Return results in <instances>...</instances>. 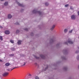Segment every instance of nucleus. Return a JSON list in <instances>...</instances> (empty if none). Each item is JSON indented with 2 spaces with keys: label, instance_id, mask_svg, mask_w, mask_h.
Wrapping results in <instances>:
<instances>
[{
  "label": "nucleus",
  "instance_id": "nucleus-26",
  "mask_svg": "<svg viewBox=\"0 0 79 79\" xmlns=\"http://www.w3.org/2000/svg\"><path fill=\"white\" fill-rule=\"evenodd\" d=\"M72 32H73V30H71L70 31H69V33H72Z\"/></svg>",
  "mask_w": 79,
  "mask_h": 79
},
{
  "label": "nucleus",
  "instance_id": "nucleus-24",
  "mask_svg": "<svg viewBox=\"0 0 79 79\" xmlns=\"http://www.w3.org/2000/svg\"><path fill=\"white\" fill-rule=\"evenodd\" d=\"M15 24L18 25H19V23H18V22H17L15 23Z\"/></svg>",
  "mask_w": 79,
  "mask_h": 79
},
{
  "label": "nucleus",
  "instance_id": "nucleus-17",
  "mask_svg": "<svg viewBox=\"0 0 79 79\" xmlns=\"http://www.w3.org/2000/svg\"><path fill=\"white\" fill-rule=\"evenodd\" d=\"M28 76H29V77H32V74L30 73H29L28 74Z\"/></svg>",
  "mask_w": 79,
  "mask_h": 79
},
{
  "label": "nucleus",
  "instance_id": "nucleus-28",
  "mask_svg": "<svg viewBox=\"0 0 79 79\" xmlns=\"http://www.w3.org/2000/svg\"><path fill=\"white\" fill-rule=\"evenodd\" d=\"M65 44H66V45H68V43L67 42H65L64 43Z\"/></svg>",
  "mask_w": 79,
  "mask_h": 79
},
{
  "label": "nucleus",
  "instance_id": "nucleus-15",
  "mask_svg": "<svg viewBox=\"0 0 79 79\" xmlns=\"http://www.w3.org/2000/svg\"><path fill=\"white\" fill-rule=\"evenodd\" d=\"M67 31H68V30H67V29H65L64 30V32L65 33H66V32Z\"/></svg>",
  "mask_w": 79,
  "mask_h": 79
},
{
  "label": "nucleus",
  "instance_id": "nucleus-11",
  "mask_svg": "<svg viewBox=\"0 0 79 79\" xmlns=\"http://www.w3.org/2000/svg\"><path fill=\"white\" fill-rule=\"evenodd\" d=\"M26 62H23V64L21 66H25V65H26Z\"/></svg>",
  "mask_w": 79,
  "mask_h": 79
},
{
  "label": "nucleus",
  "instance_id": "nucleus-13",
  "mask_svg": "<svg viewBox=\"0 0 79 79\" xmlns=\"http://www.w3.org/2000/svg\"><path fill=\"white\" fill-rule=\"evenodd\" d=\"M8 2H6L4 3V5H5V6H6V5H8Z\"/></svg>",
  "mask_w": 79,
  "mask_h": 79
},
{
  "label": "nucleus",
  "instance_id": "nucleus-8",
  "mask_svg": "<svg viewBox=\"0 0 79 79\" xmlns=\"http://www.w3.org/2000/svg\"><path fill=\"white\" fill-rule=\"evenodd\" d=\"M40 56L43 59H44V58H45V56L44 55L41 54L40 55Z\"/></svg>",
  "mask_w": 79,
  "mask_h": 79
},
{
  "label": "nucleus",
  "instance_id": "nucleus-27",
  "mask_svg": "<svg viewBox=\"0 0 79 79\" xmlns=\"http://www.w3.org/2000/svg\"><path fill=\"white\" fill-rule=\"evenodd\" d=\"M15 68H17L16 67H15L14 68H13V69H11V71H12V70H13V69H15Z\"/></svg>",
  "mask_w": 79,
  "mask_h": 79
},
{
  "label": "nucleus",
  "instance_id": "nucleus-31",
  "mask_svg": "<svg viewBox=\"0 0 79 79\" xmlns=\"http://www.w3.org/2000/svg\"><path fill=\"white\" fill-rule=\"evenodd\" d=\"M48 66L46 67V68H45V69H48Z\"/></svg>",
  "mask_w": 79,
  "mask_h": 79
},
{
  "label": "nucleus",
  "instance_id": "nucleus-33",
  "mask_svg": "<svg viewBox=\"0 0 79 79\" xmlns=\"http://www.w3.org/2000/svg\"><path fill=\"white\" fill-rule=\"evenodd\" d=\"M78 52H76V53H78Z\"/></svg>",
  "mask_w": 79,
  "mask_h": 79
},
{
  "label": "nucleus",
  "instance_id": "nucleus-16",
  "mask_svg": "<svg viewBox=\"0 0 79 79\" xmlns=\"http://www.w3.org/2000/svg\"><path fill=\"white\" fill-rule=\"evenodd\" d=\"M10 41L12 44H14V41L12 40H10Z\"/></svg>",
  "mask_w": 79,
  "mask_h": 79
},
{
  "label": "nucleus",
  "instance_id": "nucleus-3",
  "mask_svg": "<svg viewBox=\"0 0 79 79\" xmlns=\"http://www.w3.org/2000/svg\"><path fill=\"white\" fill-rule=\"evenodd\" d=\"M71 18L72 19L74 20L76 19V17L74 15H72L71 16Z\"/></svg>",
  "mask_w": 79,
  "mask_h": 79
},
{
  "label": "nucleus",
  "instance_id": "nucleus-38",
  "mask_svg": "<svg viewBox=\"0 0 79 79\" xmlns=\"http://www.w3.org/2000/svg\"><path fill=\"white\" fill-rule=\"evenodd\" d=\"M57 46H58V44H57Z\"/></svg>",
  "mask_w": 79,
  "mask_h": 79
},
{
  "label": "nucleus",
  "instance_id": "nucleus-2",
  "mask_svg": "<svg viewBox=\"0 0 79 79\" xmlns=\"http://www.w3.org/2000/svg\"><path fill=\"white\" fill-rule=\"evenodd\" d=\"M9 74L8 73L5 72L2 74V76L3 77H6V76H7Z\"/></svg>",
  "mask_w": 79,
  "mask_h": 79
},
{
  "label": "nucleus",
  "instance_id": "nucleus-20",
  "mask_svg": "<svg viewBox=\"0 0 79 79\" xmlns=\"http://www.w3.org/2000/svg\"><path fill=\"white\" fill-rule=\"evenodd\" d=\"M45 5L46 6H48V2H46L45 3Z\"/></svg>",
  "mask_w": 79,
  "mask_h": 79
},
{
  "label": "nucleus",
  "instance_id": "nucleus-5",
  "mask_svg": "<svg viewBox=\"0 0 79 79\" xmlns=\"http://www.w3.org/2000/svg\"><path fill=\"white\" fill-rule=\"evenodd\" d=\"M5 33L6 34H10V31L8 30L6 31H5Z\"/></svg>",
  "mask_w": 79,
  "mask_h": 79
},
{
  "label": "nucleus",
  "instance_id": "nucleus-22",
  "mask_svg": "<svg viewBox=\"0 0 79 79\" xmlns=\"http://www.w3.org/2000/svg\"><path fill=\"white\" fill-rule=\"evenodd\" d=\"M25 31H28V29L27 28H25L24 29Z\"/></svg>",
  "mask_w": 79,
  "mask_h": 79
},
{
  "label": "nucleus",
  "instance_id": "nucleus-6",
  "mask_svg": "<svg viewBox=\"0 0 79 79\" xmlns=\"http://www.w3.org/2000/svg\"><path fill=\"white\" fill-rule=\"evenodd\" d=\"M10 65H11V64L9 63H7L5 64V65L6 66H9Z\"/></svg>",
  "mask_w": 79,
  "mask_h": 79
},
{
  "label": "nucleus",
  "instance_id": "nucleus-4",
  "mask_svg": "<svg viewBox=\"0 0 79 79\" xmlns=\"http://www.w3.org/2000/svg\"><path fill=\"white\" fill-rule=\"evenodd\" d=\"M17 3L18 5L20 6H22V7H23V6H24V5H23L20 4L19 2H17Z\"/></svg>",
  "mask_w": 79,
  "mask_h": 79
},
{
  "label": "nucleus",
  "instance_id": "nucleus-14",
  "mask_svg": "<svg viewBox=\"0 0 79 79\" xmlns=\"http://www.w3.org/2000/svg\"><path fill=\"white\" fill-rule=\"evenodd\" d=\"M0 40H1L2 41L3 40V37L2 36H0Z\"/></svg>",
  "mask_w": 79,
  "mask_h": 79
},
{
  "label": "nucleus",
  "instance_id": "nucleus-1",
  "mask_svg": "<svg viewBox=\"0 0 79 79\" xmlns=\"http://www.w3.org/2000/svg\"><path fill=\"white\" fill-rule=\"evenodd\" d=\"M33 13H39L40 15H41V13H42L41 12H40V11H37L36 10H33Z\"/></svg>",
  "mask_w": 79,
  "mask_h": 79
},
{
  "label": "nucleus",
  "instance_id": "nucleus-12",
  "mask_svg": "<svg viewBox=\"0 0 79 79\" xmlns=\"http://www.w3.org/2000/svg\"><path fill=\"white\" fill-rule=\"evenodd\" d=\"M55 27V25H53L52 28H51V30H53L54 28Z\"/></svg>",
  "mask_w": 79,
  "mask_h": 79
},
{
  "label": "nucleus",
  "instance_id": "nucleus-21",
  "mask_svg": "<svg viewBox=\"0 0 79 79\" xmlns=\"http://www.w3.org/2000/svg\"><path fill=\"white\" fill-rule=\"evenodd\" d=\"M10 56H14V54H11L10 55Z\"/></svg>",
  "mask_w": 79,
  "mask_h": 79
},
{
  "label": "nucleus",
  "instance_id": "nucleus-32",
  "mask_svg": "<svg viewBox=\"0 0 79 79\" xmlns=\"http://www.w3.org/2000/svg\"><path fill=\"white\" fill-rule=\"evenodd\" d=\"M78 15H79V11L78 12Z\"/></svg>",
  "mask_w": 79,
  "mask_h": 79
},
{
  "label": "nucleus",
  "instance_id": "nucleus-36",
  "mask_svg": "<svg viewBox=\"0 0 79 79\" xmlns=\"http://www.w3.org/2000/svg\"><path fill=\"white\" fill-rule=\"evenodd\" d=\"M1 0V1H3L4 0Z\"/></svg>",
  "mask_w": 79,
  "mask_h": 79
},
{
  "label": "nucleus",
  "instance_id": "nucleus-18",
  "mask_svg": "<svg viewBox=\"0 0 79 79\" xmlns=\"http://www.w3.org/2000/svg\"><path fill=\"white\" fill-rule=\"evenodd\" d=\"M19 32V30H17L16 31V33L18 34Z\"/></svg>",
  "mask_w": 79,
  "mask_h": 79
},
{
  "label": "nucleus",
  "instance_id": "nucleus-9",
  "mask_svg": "<svg viewBox=\"0 0 79 79\" xmlns=\"http://www.w3.org/2000/svg\"><path fill=\"white\" fill-rule=\"evenodd\" d=\"M22 42V41L19 40L18 42V45H21Z\"/></svg>",
  "mask_w": 79,
  "mask_h": 79
},
{
  "label": "nucleus",
  "instance_id": "nucleus-19",
  "mask_svg": "<svg viewBox=\"0 0 79 79\" xmlns=\"http://www.w3.org/2000/svg\"><path fill=\"white\" fill-rule=\"evenodd\" d=\"M35 79H39V77H38L37 76H36L35 77Z\"/></svg>",
  "mask_w": 79,
  "mask_h": 79
},
{
  "label": "nucleus",
  "instance_id": "nucleus-35",
  "mask_svg": "<svg viewBox=\"0 0 79 79\" xmlns=\"http://www.w3.org/2000/svg\"><path fill=\"white\" fill-rule=\"evenodd\" d=\"M7 71H10V69H7Z\"/></svg>",
  "mask_w": 79,
  "mask_h": 79
},
{
  "label": "nucleus",
  "instance_id": "nucleus-29",
  "mask_svg": "<svg viewBox=\"0 0 79 79\" xmlns=\"http://www.w3.org/2000/svg\"><path fill=\"white\" fill-rule=\"evenodd\" d=\"M70 9H71V10H73V8L72 7H70Z\"/></svg>",
  "mask_w": 79,
  "mask_h": 79
},
{
  "label": "nucleus",
  "instance_id": "nucleus-23",
  "mask_svg": "<svg viewBox=\"0 0 79 79\" xmlns=\"http://www.w3.org/2000/svg\"><path fill=\"white\" fill-rule=\"evenodd\" d=\"M77 60H79V56H78L77 57Z\"/></svg>",
  "mask_w": 79,
  "mask_h": 79
},
{
  "label": "nucleus",
  "instance_id": "nucleus-25",
  "mask_svg": "<svg viewBox=\"0 0 79 79\" xmlns=\"http://www.w3.org/2000/svg\"><path fill=\"white\" fill-rule=\"evenodd\" d=\"M69 6V5L68 4H66L65 5V7H67V6Z\"/></svg>",
  "mask_w": 79,
  "mask_h": 79
},
{
  "label": "nucleus",
  "instance_id": "nucleus-30",
  "mask_svg": "<svg viewBox=\"0 0 79 79\" xmlns=\"http://www.w3.org/2000/svg\"><path fill=\"white\" fill-rule=\"evenodd\" d=\"M3 61L1 60H0V62H2Z\"/></svg>",
  "mask_w": 79,
  "mask_h": 79
},
{
  "label": "nucleus",
  "instance_id": "nucleus-7",
  "mask_svg": "<svg viewBox=\"0 0 79 79\" xmlns=\"http://www.w3.org/2000/svg\"><path fill=\"white\" fill-rule=\"evenodd\" d=\"M68 43H69V44H73V42L71 41V40H69L68 41Z\"/></svg>",
  "mask_w": 79,
  "mask_h": 79
},
{
  "label": "nucleus",
  "instance_id": "nucleus-10",
  "mask_svg": "<svg viewBox=\"0 0 79 79\" xmlns=\"http://www.w3.org/2000/svg\"><path fill=\"white\" fill-rule=\"evenodd\" d=\"M8 18H9V19H11V18H12V16H11L10 14H9L8 15Z\"/></svg>",
  "mask_w": 79,
  "mask_h": 79
},
{
  "label": "nucleus",
  "instance_id": "nucleus-34",
  "mask_svg": "<svg viewBox=\"0 0 79 79\" xmlns=\"http://www.w3.org/2000/svg\"><path fill=\"white\" fill-rule=\"evenodd\" d=\"M36 58H37V59L39 58V57H36Z\"/></svg>",
  "mask_w": 79,
  "mask_h": 79
},
{
  "label": "nucleus",
  "instance_id": "nucleus-37",
  "mask_svg": "<svg viewBox=\"0 0 79 79\" xmlns=\"http://www.w3.org/2000/svg\"><path fill=\"white\" fill-rule=\"evenodd\" d=\"M12 50L13 51H14V50H13V49H12Z\"/></svg>",
  "mask_w": 79,
  "mask_h": 79
}]
</instances>
